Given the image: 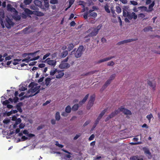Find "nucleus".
Wrapping results in <instances>:
<instances>
[{
    "mask_svg": "<svg viewBox=\"0 0 160 160\" xmlns=\"http://www.w3.org/2000/svg\"><path fill=\"white\" fill-rule=\"evenodd\" d=\"M29 87L30 88L29 90L32 93L35 92L34 95L40 92V86H37L34 82H31L29 85Z\"/></svg>",
    "mask_w": 160,
    "mask_h": 160,
    "instance_id": "nucleus-3",
    "label": "nucleus"
},
{
    "mask_svg": "<svg viewBox=\"0 0 160 160\" xmlns=\"http://www.w3.org/2000/svg\"><path fill=\"white\" fill-rule=\"evenodd\" d=\"M95 137V136H94V135L93 134H92V135H91V136L89 137V141H91V140H93V139H94V138Z\"/></svg>",
    "mask_w": 160,
    "mask_h": 160,
    "instance_id": "nucleus-57",
    "label": "nucleus"
},
{
    "mask_svg": "<svg viewBox=\"0 0 160 160\" xmlns=\"http://www.w3.org/2000/svg\"><path fill=\"white\" fill-rule=\"evenodd\" d=\"M52 79L49 78H47L45 80V84L47 86L49 85Z\"/></svg>",
    "mask_w": 160,
    "mask_h": 160,
    "instance_id": "nucleus-24",
    "label": "nucleus"
},
{
    "mask_svg": "<svg viewBox=\"0 0 160 160\" xmlns=\"http://www.w3.org/2000/svg\"><path fill=\"white\" fill-rule=\"evenodd\" d=\"M89 96V94H87L84 98L83 99L79 102V104L80 105H82V104H84L85 103L88 98Z\"/></svg>",
    "mask_w": 160,
    "mask_h": 160,
    "instance_id": "nucleus-13",
    "label": "nucleus"
},
{
    "mask_svg": "<svg viewBox=\"0 0 160 160\" xmlns=\"http://www.w3.org/2000/svg\"><path fill=\"white\" fill-rule=\"evenodd\" d=\"M15 14L13 16V18L17 20H19L21 19V17L18 15V12H15Z\"/></svg>",
    "mask_w": 160,
    "mask_h": 160,
    "instance_id": "nucleus-20",
    "label": "nucleus"
},
{
    "mask_svg": "<svg viewBox=\"0 0 160 160\" xmlns=\"http://www.w3.org/2000/svg\"><path fill=\"white\" fill-rule=\"evenodd\" d=\"M116 11L118 13H119L121 12L122 9L119 6H117L116 7Z\"/></svg>",
    "mask_w": 160,
    "mask_h": 160,
    "instance_id": "nucleus-35",
    "label": "nucleus"
},
{
    "mask_svg": "<svg viewBox=\"0 0 160 160\" xmlns=\"http://www.w3.org/2000/svg\"><path fill=\"white\" fill-rule=\"evenodd\" d=\"M152 28L151 27L148 26L144 28L143 30L145 32H147L149 31H152Z\"/></svg>",
    "mask_w": 160,
    "mask_h": 160,
    "instance_id": "nucleus-26",
    "label": "nucleus"
},
{
    "mask_svg": "<svg viewBox=\"0 0 160 160\" xmlns=\"http://www.w3.org/2000/svg\"><path fill=\"white\" fill-rule=\"evenodd\" d=\"M50 55V53L49 52H48L44 55L42 58L43 60H44L46 59L48 57H49Z\"/></svg>",
    "mask_w": 160,
    "mask_h": 160,
    "instance_id": "nucleus-43",
    "label": "nucleus"
},
{
    "mask_svg": "<svg viewBox=\"0 0 160 160\" xmlns=\"http://www.w3.org/2000/svg\"><path fill=\"white\" fill-rule=\"evenodd\" d=\"M44 78V77H42L41 78L38 80V83H40L42 82Z\"/></svg>",
    "mask_w": 160,
    "mask_h": 160,
    "instance_id": "nucleus-63",
    "label": "nucleus"
},
{
    "mask_svg": "<svg viewBox=\"0 0 160 160\" xmlns=\"http://www.w3.org/2000/svg\"><path fill=\"white\" fill-rule=\"evenodd\" d=\"M29 29V28H28V27H26V28H24L23 30H22V31L24 33H27V31Z\"/></svg>",
    "mask_w": 160,
    "mask_h": 160,
    "instance_id": "nucleus-59",
    "label": "nucleus"
},
{
    "mask_svg": "<svg viewBox=\"0 0 160 160\" xmlns=\"http://www.w3.org/2000/svg\"><path fill=\"white\" fill-rule=\"evenodd\" d=\"M45 127V125H41L40 126H38L37 128V129L38 130H40L41 129Z\"/></svg>",
    "mask_w": 160,
    "mask_h": 160,
    "instance_id": "nucleus-51",
    "label": "nucleus"
},
{
    "mask_svg": "<svg viewBox=\"0 0 160 160\" xmlns=\"http://www.w3.org/2000/svg\"><path fill=\"white\" fill-rule=\"evenodd\" d=\"M21 60V59H14V62H13V64L14 65H16L18 64V62L20 61Z\"/></svg>",
    "mask_w": 160,
    "mask_h": 160,
    "instance_id": "nucleus-36",
    "label": "nucleus"
},
{
    "mask_svg": "<svg viewBox=\"0 0 160 160\" xmlns=\"http://www.w3.org/2000/svg\"><path fill=\"white\" fill-rule=\"evenodd\" d=\"M21 139L22 141H24L27 140L28 139V138L25 136H22L21 138Z\"/></svg>",
    "mask_w": 160,
    "mask_h": 160,
    "instance_id": "nucleus-64",
    "label": "nucleus"
},
{
    "mask_svg": "<svg viewBox=\"0 0 160 160\" xmlns=\"http://www.w3.org/2000/svg\"><path fill=\"white\" fill-rule=\"evenodd\" d=\"M130 2L131 4L133 5H137L138 4L137 2L134 1H131Z\"/></svg>",
    "mask_w": 160,
    "mask_h": 160,
    "instance_id": "nucleus-50",
    "label": "nucleus"
},
{
    "mask_svg": "<svg viewBox=\"0 0 160 160\" xmlns=\"http://www.w3.org/2000/svg\"><path fill=\"white\" fill-rule=\"evenodd\" d=\"M68 54V52L67 50L64 51L61 54V57L62 58L66 57Z\"/></svg>",
    "mask_w": 160,
    "mask_h": 160,
    "instance_id": "nucleus-31",
    "label": "nucleus"
},
{
    "mask_svg": "<svg viewBox=\"0 0 160 160\" xmlns=\"http://www.w3.org/2000/svg\"><path fill=\"white\" fill-rule=\"evenodd\" d=\"M5 24L6 27L8 28H10L13 25V23L11 20L9 18H8L6 20V21L4 22Z\"/></svg>",
    "mask_w": 160,
    "mask_h": 160,
    "instance_id": "nucleus-8",
    "label": "nucleus"
},
{
    "mask_svg": "<svg viewBox=\"0 0 160 160\" xmlns=\"http://www.w3.org/2000/svg\"><path fill=\"white\" fill-rule=\"evenodd\" d=\"M21 122V120L20 118H18L16 121L15 124L16 125L20 124Z\"/></svg>",
    "mask_w": 160,
    "mask_h": 160,
    "instance_id": "nucleus-42",
    "label": "nucleus"
},
{
    "mask_svg": "<svg viewBox=\"0 0 160 160\" xmlns=\"http://www.w3.org/2000/svg\"><path fill=\"white\" fill-rule=\"evenodd\" d=\"M74 47V46L73 44L72 43L69 44L68 45V47L67 48L68 50V51H70L71 50L73 49Z\"/></svg>",
    "mask_w": 160,
    "mask_h": 160,
    "instance_id": "nucleus-28",
    "label": "nucleus"
},
{
    "mask_svg": "<svg viewBox=\"0 0 160 160\" xmlns=\"http://www.w3.org/2000/svg\"><path fill=\"white\" fill-rule=\"evenodd\" d=\"M78 108L79 106L78 104H75L72 106V110L73 111H76L78 109Z\"/></svg>",
    "mask_w": 160,
    "mask_h": 160,
    "instance_id": "nucleus-32",
    "label": "nucleus"
},
{
    "mask_svg": "<svg viewBox=\"0 0 160 160\" xmlns=\"http://www.w3.org/2000/svg\"><path fill=\"white\" fill-rule=\"evenodd\" d=\"M142 143V142H132L130 143V144L132 145H138V144H141Z\"/></svg>",
    "mask_w": 160,
    "mask_h": 160,
    "instance_id": "nucleus-45",
    "label": "nucleus"
},
{
    "mask_svg": "<svg viewBox=\"0 0 160 160\" xmlns=\"http://www.w3.org/2000/svg\"><path fill=\"white\" fill-rule=\"evenodd\" d=\"M38 66L40 68H44L45 66V64L43 63H41L39 64Z\"/></svg>",
    "mask_w": 160,
    "mask_h": 160,
    "instance_id": "nucleus-60",
    "label": "nucleus"
},
{
    "mask_svg": "<svg viewBox=\"0 0 160 160\" xmlns=\"http://www.w3.org/2000/svg\"><path fill=\"white\" fill-rule=\"evenodd\" d=\"M145 15L143 13H140L138 14L137 17L140 19H143V20H146L148 19V18H145Z\"/></svg>",
    "mask_w": 160,
    "mask_h": 160,
    "instance_id": "nucleus-18",
    "label": "nucleus"
},
{
    "mask_svg": "<svg viewBox=\"0 0 160 160\" xmlns=\"http://www.w3.org/2000/svg\"><path fill=\"white\" fill-rule=\"evenodd\" d=\"M107 111V109H105L103 110L100 113V114L99 115V116L98 118L101 119L102 117L104 115L105 112Z\"/></svg>",
    "mask_w": 160,
    "mask_h": 160,
    "instance_id": "nucleus-23",
    "label": "nucleus"
},
{
    "mask_svg": "<svg viewBox=\"0 0 160 160\" xmlns=\"http://www.w3.org/2000/svg\"><path fill=\"white\" fill-rule=\"evenodd\" d=\"M129 7L128 6H124L122 8L123 16L124 17L128 18L131 20L132 19L136 20L137 18V15L133 12L129 11Z\"/></svg>",
    "mask_w": 160,
    "mask_h": 160,
    "instance_id": "nucleus-1",
    "label": "nucleus"
},
{
    "mask_svg": "<svg viewBox=\"0 0 160 160\" xmlns=\"http://www.w3.org/2000/svg\"><path fill=\"white\" fill-rule=\"evenodd\" d=\"M32 0H25L24 3L26 5L30 4L32 2Z\"/></svg>",
    "mask_w": 160,
    "mask_h": 160,
    "instance_id": "nucleus-40",
    "label": "nucleus"
},
{
    "mask_svg": "<svg viewBox=\"0 0 160 160\" xmlns=\"http://www.w3.org/2000/svg\"><path fill=\"white\" fill-rule=\"evenodd\" d=\"M138 40L137 38H132L130 39L127 40H125L123 41H121L117 43V45H121L122 44H123L125 43H127L128 42H130L132 41H136Z\"/></svg>",
    "mask_w": 160,
    "mask_h": 160,
    "instance_id": "nucleus-9",
    "label": "nucleus"
},
{
    "mask_svg": "<svg viewBox=\"0 0 160 160\" xmlns=\"http://www.w3.org/2000/svg\"><path fill=\"white\" fill-rule=\"evenodd\" d=\"M114 62L112 61H111L108 62V63L107 65L108 66H113V65H114Z\"/></svg>",
    "mask_w": 160,
    "mask_h": 160,
    "instance_id": "nucleus-49",
    "label": "nucleus"
},
{
    "mask_svg": "<svg viewBox=\"0 0 160 160\" xmlns=\"http://www.w3.org/2000/svg\"><path fill=\"white\" fill-rule=\"evenodd\" d=\"M46 62L49 65L53 67L55 66L56 64V62L55 60H51L50 58H47L45 60L42 62Z\"/></svg>",
    "mask_w": 160,
    "mask_h": 160,
    "instance_id": "nucleus-6",
    "label": "nucleus"
},
{
    "mask_svg": "<svg viewBox=\"0 0 160 160\" xmlns=\"http://www.w3.org/2000/svg\"><path fill=\"white\" fill-rule=\"evenodd\" d=\"M34 3L37 6H40L41 5V2L39 0H35L34 1Z\"/></svg>",
    "mask_w": 160,
    "mask_h": 160,
    "instance_id": "nucleus-37",
    "label": "nucleus"
},
{
    "mask_svg": "<svg viewBox=\"0 0 160 160\" xmlns=\"http://www.w3.org/2000/svg\"><path fill=\"white\" fill-rule=\"evenodd\" d=\"M24 12L28 15H32L33 14V12L28 8H25L24 9Z\"/></svg>",
    "mask_w": 160,
    "mask_h": 160,
    "instance_id": "nucleus-22",
    "label": "nucleus"
},
{
    "mask_svg": "<svg viewBox=\"0 0 160 160\" xmlns=\"http://www.w3.org/2000/svg\"><path fill=\"white\" fill-rule=\"evenodd\" d=\"M55 145L57 146H58L60 148H62L63 147V145L62 144H59L58 141L56 142Z\"/></svg>",
    "mask_w": 160,
    "mask_h": 160,
    "instance_id": "nucleus-44",
    "label": "nucleus"
},
{
    "mask_svg": "<svg viewBox=\"0 0 160 160\" xmlns=\"http://www.w3.org/2000/svg\"><path fill=\"white\" fill-rule=\"evenodd\" d=\"M40 52V50H38V51H36V52H34L29 53H28V54H27V53H25L24 54H26V55L28 54V55H33L35 54H36L37 53H38V52Z\"/></svg>",
    "mask_w": 160,
    "mask_h": 160,
    "instance_id": "nucleus-47",
    "label": "nucleus"
},
{
    "mask_svg": "<svg viewBox=\"0 0 160 160\" xmlns=\"http://www.w3.org/2000/svg\"><path fill=\"white\" fill-rule=\"evenodd\" d=\"M148 84L150 86L152 87V88L154 90L156 87V84L153 83L149 81L148 82Z\"/></svg>",
    "mask_w": 160,
    "mask_h": 160,
    "instance_id": "nucleus-25",
    "label": "nucleus"
},
{
    "mask_svg": "<svg viewBox=\"0 0 160 160\" xmlns=\"http://www.w3.org/2000/svg\"><path fill=\"white\" fill-rule=\"evenodd\" d=\"M89 13H88V11L86 12L84 14V15H83L84 18L86 19L88 18V14Z\"/></svg>",
    "mask_w": 160,
    "mask_h": 160,
    "instance_id": "nucleus-46",
    "label": "nucleus"
},
{
    "mask_svg": "<svg viewBox=\"0 0 160 160\" xmlns=\"http://www.w3.org/2000/svg\"><path fill=\"white\" fill-rule=\"evenodd\" d=\"M55 118L56 120L57 121H59L60 119V116L59 112H57L56 113Z\"/></svg>",
    "mask_w": 160,
    "mask_h": 160,
    "instance_id": "nucleus-29",
    "label": "nucleus"
},
{
    "mask_svg": "<svg viewBox=\"0 0 160 160\" xmlns=\"http://www.w3.org/2000/svg\"><path fill=\"white\" fill-rule=\"evenodd\" d=\"M146 117L149 120V122H150L151 118H152L153 117V116L152 114H150L147 115Z\"/></svg>",
    "mask_w": 160,
    "mask_h": 160,
    "instance_id": "nucleus-39",
    "label": "nucleus"
},
{
    "mask_svg": "<svg viewBox=\"0 0 160 160\" xmlns=\"http://www.w3.org/2000/svg\"><path fill=\"white\" fill-rule=\"evenodd\" d=\"M50 74L51 76H53L55 74L56 78H60L63 76L64 73L63 70L55 69V70H52L50 72Z\"/></svg>",
    "mask_w": 160,
    "mask_h": 160,
    "instance_id": "nucleus-4",
    "label": "nucleus"
},
{
    "mask_svg": "<svg viewBox=\"0 0 160 160\" xmlns=\"http://www.w3.org/2000/svg\"><path fill=\"white\" fill-rule=\"evenodd\" d=\"M152 2V0H146L145 4L146 5H148L150 4Z\"/></svg>",
    "mask_w": 160,
    "mask_h": 160,
    "instance_id": "nucleus-61",
    "label": "nucleus"
},
{
    "mask_svg": "<svg viewBox=\"0 0 160 160\" xmlns=\"http://www.w3.org/2000/svg\"><path fill=\"white\" fill-rule=\"evenodd\" d=\"M9 103V102L8 100H5L2 102V104L4 105H7Z\"/></svg>",
    "mask_w": 160,
    "mask_h": 160,
    "instance_id": "nucleus-52",
    "label": "nucleus"
},
{
    "mask_svg": "<svg viewBox=\"0 0 160 160\" xmlns=\"http://www.w3.org/2000/svg\"><path fill=\"white\" fill-rule=\"evenodd\" d=\"M74 0H69V8H70L71 6L73 4Z\"/></svg>",
    "mask_w": 160,
    "mask_h": 160,
    "instance_id": "nucleus-62",
    "label": "nucleus"
},
{
    "mask_svg": "<svg viewBox=\"0 0 160 160\" xmlns=\"http://www.w3.org/2000/svg\"><path fill=\"white\" fill-rule=\"evenodd\" d=\"M44 6L45 8L44 7H41V8L44 10H45L46 8H48L49 6V2H48L44 1Z\"/></svg>",
    "mask_w": 160,
    "mask_h": 160,
    "instance_id": "nucleus-27",
    "label": "nucleus"
},
{
    "mask_svg": "<svg viewBox=\"0 0 160 160\" xmlns=\"http://www.w3.org/2000/svg\"><path fill=\"white\" fill-rule=\"evenodd\" d=\"M7 10L8 11L10 12H18V11L16 9L12 7V6L10 4H8L7 6Z\"/></svg>",
    "mask_w": 160,
    "mask_h": 160,
    "instance_id": "nucleus-12",
    "label": "nucleus"
},
{
    "mask_svg": "<svg viewBox=\"0 0 160 160\" xmlns=\"http://www.w3.org/2000/svg\"><path fill=\"white\" fill-rule=\"evenodd\" d=\"M130 160H144L142 158H139L138 156H134L130 158Z\"/></svg>",
    "mask_w": 160,
    "mask_h": 160,
    "instance_id": "nucleus-21",
    "label": "nucleus"
},
{
    "mask_svg": "<svg viewBox=\"0 0 160 160\" xmlns=\"http://www.w3.org/2000/svg\"><path fill=\"white\" fill-rule=\"evenodd\" d=\"M71 108L69 105L68 106L65 108V112L68 113H70L71 111Z\"/></svg>",
    "mask_w": 160,
    "mask_h": 160,
    "instance_id": "nucleus-33",
    "label": "nucleus"
},
{
    "mask_svg": "<svg viewBox=\"0 0 160 160\" xmlns=\"http://www.w3.org/2000/svg\"><path fill=\"white\" fill-rule=\"evenodd\" d=\"M40 58V57L39 56H38L36 57H34L33 58H31L30 59L31 61H35L36 60H37L38 59Z\"/></svg>",
    "mask_w": 160,
    "mask_h": 160,
    "instance_id": "nucleus-54",
    "label": "nucleus"
},
{
    "mask_svg": "<svg viewBox=\"0 0 160 160\" xmlns=\"http://www.w3.org/2000/svg\"><path fill=\"white\" fill-rule=\"evenodd\" d=\"M76 49L75 48L73 49L71 52V54H74L75 57L77 58L80 57L85 50L84 46L82 45H81L78 47L76 51Z\"/></svg>",
    "mask_w": 160,
    "mask_h": 160,
    "instance_id": "nucleus-2",
    "label": "nucleus"
},
{
    "mask_svg": "<svg viewBox=\"0 0 160 160\" xmlns=\"http://www.w3.org/2000/svg\"><path fill=\"white\" fill-rule=\"evenodd\" d=\"M10 122V120L8 119H4L3 122L4 124H7L8 123Z\"/></svg>",
    "mask_w": 160,
    "mask_h": 160,
    "instance_id": "nucleus-53",
    "label": "nucleus"
},
{
    "mask_svg": "<svg viewBox=\"0 0 160 160\" xmlns=\"http://www.w3.org/2000/svg\"><path fill=\"white\" fill-rule=\"evenodd\" d=\"M116 76L115 74H112L108 80H110V81L111 82L112 80L114 79Z\"/></svg>",
    "mask_w": 160,
    "mask_h": 160,
    "instance_id": "nucleus-38",
    "label": "nucleus"
},
{
    "mask_svg": "<svg viewBox=\"0 0 160 160\" xmlns=\"http://www.w3.org/2000/svg\"><path fill=\"white\" fill-rule=\"evenodd\" d=\"M98 30H95V29H94L93 31L89 34L88 36L89 37H92L95 36L98 34Z\"/></svg>",
    "mask_w": 160,
    "mask_h": 160,
    "instance_id": "nucleus-15",
    "label": "nucleus"
},
{
    "mask_svg": "<svg viewBox=\"0 0 160 160\" xmlns=\"http://www.w3.org/2000/svg\"><path fill=\"white\" fill-rule=\"evenodd\" d=\"M22 105V103L21 102L18 103L16 105V108L17 110L20 112H22V110L21 108V106Z\"/></svg>",
    "mask_w": 160,
    "mask_h": 160,
    "instance_id": "nucleus-16",
    "label": "nucleus"
},
{
    "mask_svg": "<svg viewBox=\"0 0 160 160\" xmlns=\"http://www.w3.org/2000/svg\"><path fill=\"white\" fill-rule=\"evenodd\" d=\"M155 4V1H153L151 3V4H150L149 5L148 7V10L149 12H152L153 10V7L154 6Z\"/></svg>",
    "mask_w": 160,
    "mask_h": 160,
    "instance_id": "nucleus-14",
    "label": "nucleus"
},
{
    "mask_svg": "<svg viewBox=\"0 0 160 160\" xmlns=\"http://www.w3.org/2000/svg\"><path fill=\"white\" fill-rule=\"evenodd\" d=\"M115 57V56H111L109 57L106 58L104 59H101L99 60L98 62H97V63H99L104 62L107 61L109 60L112 58H114Z\"/></svg>",
    "mask_w": 160,
    "mask_h": 160,
    "instance_id": "nucleus-11",
    "label": "nucleus"
},
{
    "mask_svg": "<svg viewBox=\"0 0 160 160\" xmlns=\"http://www.w3.org/2000/svg\"><path fill=\"white\" fill-rule=\"evenodd\" d=\"M104 8L105 11L108 13H109L110 12V10L109 9V7L107 4H106L104 6Z\"/></svg>",
    "mask_w": 160,
    "mask_h": 160,
    "instance_id": "nucleus-34",
    "label": "nucleus"
},
{
    "mask_svg": "<svg viewBox=\"0 0 160 160\" xmlns=\"http://www.w3.org/2000/svg\"><path fill=\"white\" fill-rule=\"evenodd\" d=\"M95 96L94 94L90 96V98L89 100L87 107V109H90L93 106L95 101Z\"/></svg>",
    "mask_w": 160,
    "mask_h": 160,
    "instance_id": "nucleus-5",
    "label": "nucleus"
},
{
    "mask_svg": "<svg viewBox=\"0 0 160 160\" xmlns=\"http://www.w3.org/2000/svg\"><path fill=\"white\" fill-rule=\"evenodd\" d=\"M18 97L15 96V97L13 98V102L15 103H16L18 101Z\"/></svg>",
    "mask_w": 160,
    "mask_h": 160,
    "instance_id": "nucleus-56",
    "label": "nucleus"
},
{
    "mask_svg": "<svg viewBox=\"0 0 160 160\" xmlns=\"http://www.w3.org/2000/svg\"><path fill=\"white\" fill-rule=\"evenodd\" d=\"M58 2L57 0H51L50 1V3L52 4H56L58 3Z\"/></svg>",
    "mask_w": 160,
    "mask_h": 160,
    "instance_id": "nucleus-41",
    "label": "nucleus"
},
{
    "mask_svg": "<svg viewBox=\"0 0 160 160\" xmlns=\"http://www.w3.org/2000/svg\"><path fill=\"white\" fill-rule=\"evenodd\" d=\"M107 87L106 85H105V84H104L103 85L102 87V88L100 89V91L101 92H102L103 90H104L105 89H106Z\"/></svg>",
    "mask_w": 160,
    "mask_h": 160,
    "instance_id": "nucleus-58",
    "label": "nucleus"
},
{
    "mask_svg": "<svg viewBox=\"0 0 160 160\" xmlns=\"http://www.w3.org/2000/svg\"><path fill=\"white\" fill-rule=\"evenodd\" d=\"M89 16L93 18H95L97 16V14L96 12H93L89 14Z\"/></svg>",
    "mask_w": 160,
    "mask_h": 160,
    "instance_id": "nucleus-30",
    "label": "nucleus"
},
{
    "mask_svg": "<svg viewBox=\"0 0 160 160\" xmlns=\"http://www.w3.org/2000/svg\"><path fill=\"white\" fill-rule=\"evenodd\" d=\"M111 82L110 81V80L108 79L107 81L105 82V85H106L107 87L110 84V83H111Z\"/></svg>",
    "mask_w": 160,
    "mask_h": 160,
    "instance_id": "nucleus-55",
    "label": "nucleus"
},
{
    "mask_svg": "<svg viewBox=\"0 0 160 160\" xmlns=\"http://www.w3.org/2000/svg\"><path fill=\"white\" fill-rule=\"evenodd\" d=\"M70 65L69 63L66 62L62 63L59 66L60 68H68L70 67Z\"/></svg>",
    "mask_w": 160,
    "mask_h": 160,
    "instance_id": "nucleus-10",
    "label": "nucleus"
},
{
    "mask_svg": "<svg viewBox=\"0 0 160 160\" xmlns=\"http://www.w3.org/2000/svg\"><path fill=\"white\" fill-rule=\"evenodd\" d=\"M96 71H93L89 72H88L86 73L85 74H84V75L87 76V75H88L90 74H93Z\"/></svg>",
    "mask_w": 160,
    "mask_h": 160,
    "instance_id": "nucleus-48",
    "label": "nucleus"
},
{
    "mask_svg": "<svg viewBox=\"0 0 160 160\" xmlns=\"http://www.w3.org/2000/svg\"><path fill=\"white\" fill-rule=\"evenodd\" d=\"M33 14L38 16H42L44 15L43 13L38 11L34 12Z\"/></svg>",
    "mask_w": 160,
    "mask_h": 160,
    "instance_id": "nucleus-19",
    "label": "nucleus"
},
{
    "mask_svg": "<svg viewBox=\"0 0 160 160\" xmlns=\"http://www.w3.org/2000/svg\"><path fill=\"white\" fill-rule=\"evenodd\" d=\"M142 12H149L146 6H140L138 8Z\"/></svg>",
    "mask_w": 160,
    "mask_h": 160,
    "instance_id": "nucleus-17",
    "label": "nucleus"
},
{
    "mask_svg": "<svg viewBox=\"0 0 160 160\" xmlns=\"http://www.w3.org/2000/svg\"><path fill=\"white\" fill-rule=\"evenodd\" d=\"M119 111L122 112L125 115H131V111L125 108L123 106H121L119 108Z\"/></svg>",
    "mask_w": 160,
    "mask_h": 160,
    "instance_id": "nucleus-7",
    "label": "nucleus"
}]
</instances>
